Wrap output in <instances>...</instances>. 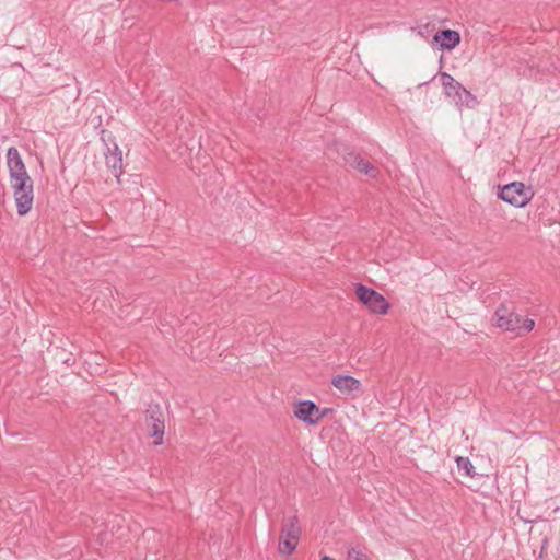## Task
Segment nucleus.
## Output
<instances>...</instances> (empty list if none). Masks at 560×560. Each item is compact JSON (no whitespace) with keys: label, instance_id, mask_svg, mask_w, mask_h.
<instances>
[{"label":"nucleus","instance_id":"nucleus-5","mask_svg":"<svg viewBox=\"0 0 560 560\" xmlns=\"http://www.w3.org/2000/svg\"><path fill=\"white\" fill-rule=\"evenodd\" d=\"M358 300L374 314H386L389 308L387 300L372 288L362 283L355 284Z\"/></svg>","mask_w":560,"mask_h":560},{"label":"nucleus","instance_id":"nucleus-3","mask_svg":"<svg viewBox=\"0 0 560 560\" xmlns=\"http://www.w3.org/2000/svg\"><path fill=\"white\" fill-rule=\"evenodd\" d=\"M302 529L298 515L285 517L279 537L278 551L281 555L289 556L295 549L300 541Z\"/></svg>","mask_w":560,"mask_h":560},{"label":"nucleus","instance_id":"nucleus-8","mask_svg":"<svg viewBox=\"0 0 560 560\" xmlns=\"http://www.w3.org/2000/svg\"><path fill=\"white\" fill-rule=\"evenodd\" d=\"M339 152L342 154L345 162L350 166L370 177H376L377 168L369 161H365L360 154L355 153L352 149L347 145H342V150Z\"/></svg>","mask_w":560,"mask_h":560},{"label":"nucleus","instance_id":"nucleus-1","mask_svg":"<svg viewBox=\"0 0 560 560\" xmlns=\"http://www.w3.org/2000/svg\"><path fill=\"white\" fill-rule=\"evenodd\" d=\"M497 325L506 331H512L516 336H524L530 332L535 327V322L532 318L523 317L506 306L502 305L495 310Z\"/></svg>","mask_w":560,"mask_h":560},{"label":"nucleus","instance_id":"nucleus-15","mask_svg":"<svg viewBox=\"0 0 560 560\" xmlns=\"http://www.w3.org/2000/svg\"><path fill=\"white\" fill-rule=\"evenodd\" d=\"M457 468L467 476H474V466L468 457L458 456L456 458Z\"/></svg>","mask_w":560,"mask_h":560},{"label":"nucleus","instance_id":"nucleus-13","mask_svg":"<svg viewBox=\"0 0 560 560\" xmlns=\"http://www.w3.org/2000/svg\"><path fill=\"white\" fill-rule=\"evenodd\" d=\"M13 196L16 205L18 214L20 217L26 215L33 207L34 189H28L27 191H22Z\"/></svg>","mask_w":560,"mask_h":560},{"label":"nucleus","instance_id":"nucleus-7","mask_svg":"<svg viewBox=\"0 0 560 560\" xmlns=\"http://www.w3.org/2000/svg\"><path fill=\"white\" fill-rule=\"evenodd\" d=\"M294 416L308 425L317 424L324 417L319 407L312 400H302L294 406Z\"/></svg>","mask_w":560,"mask_h":560},{"label":"nucleus","instance_id":"nucleus-11","mask_svg":"<svg viewBox=\"0 0 560 560\" xmlns=\"http://www.w3.org/2000/svg\"><path fill=\"white\" fill-rule=\"evenodd\" d=\"M433 40L441 50H451L459 44L460 35L457 31L446 28L438 31L433 36Z\"/></svg>","mask_w":560,"mask_h":560},{"label":"nucleus","instance_id":"nucleus-19","mask_svg":"<svg viewBox=\"0 0 560 560\" xmlns=\"http://www.w3.org/2000/svg\"><path fill=\"white\" fill-rule=\"evenodd\" d=\"M429 82H423V83H420L419 86H423V85H427Z\"/></svg>","mask_w":560,"mask_h":560},{"label":"nucleus","instance_id":"nucleus-14","mask_svg":"<svg viewBox=\"0 0 560 560\" xmlns=\"http://www.w3.org/2000/svg\"><path fill=\"white\" fill-rule=\"evenodd\" d=\"M11 188L13 190V195L20 194L22 191H27L28 189H33V180L31 176H20L15 178H10Z\"/></svg>","mask_w":560,"mask_h":560},{"label":"nucleus","instance_id":"nucleus-2","mask_svg":"<svg viewBox=\"0 0 560 560\" xmlns=\"http://www.w3.org/2000/svg\"><path fill=\"white\" fill-rule=\"evenodd\" d=\"M441 83L444 89V93L450 97L457 107L474 108L478 105V100L468 90H466L458 81H456L447 72L440 74Z\"/></svg>","mask_w":560,"mask_h":560},{"label":"nucleus","instance_id":"nucleus-4","mask_svg":"<svg viewBox=\"0 0 560 560\" xmlns=\"http://www.w3.org/2000/svg\"><path fill=\"white\" fill-rule=\"evenodd\" d=\"M498 197L514 207L521 208L526 206L532 200L534 197V191L530 187H526L523 183L513 182L504 185L500 189Z\"/></svg>","mask_w":560,"mask_h":560},{"label":"nucleus","instance_id":"nucleus-10","mask_svg":"<svg viewBox=\"0 0 560 560\" xmlns=\"http://www.w3.org/2000/svg\"><path fill=\"white\" fill-rule=\"evenodd\" d=\"M105 163L108 168L112 170L117 182L120 183V175L122 174V152L119 147L114 143L113 148L107 147V151L104 153Z\"/></svg>","mask_w":560,"mask_h":560},{"label":"nucleus","instance_id":"nucleus-16","mask_svg":"<svg viewBox=\"0 0 560 560\" xmlns=\"http://www.w3.org/2000/svg\"><path fill=\"white\" fill-rule=\"evenodd\" d=\"M349 560H370L366 553L360 547H351L348 550Z\"/></svg>","mask_w":560,"mask_h":560},{"label":"nucleus","instance_id":"nucleus-18","mask_svg":"<svg viewBox=\"0 0 560 560\" xmlns=\"http://www.w3.org/2000/svg\"><path fill=\"white\" fill-rule=\"evenodd\" d=\"M330 411H331V409H329V408H325V409L320 410V412H325V416H326L328 412H330Z\"/></svg>","mask_w":560,"mask_h":560},{"label":"nucleus","instance_id":"nucleus-12","mask_svg":"<svg viewBox=\"0 0 560 560\" xmlns=\"http://www.w3.org/2000/svg\"><path fill=\"white\" fill-rule=\"evenodd\" d=\"M331 384L342 394H350L361 389V382L350 375H337L332 378Z\"/></svg>","mask_w":560,"mask_h":560},{"label":"nucleus","instance_id":"nucleus-6","mask_svg":"<svg viewBox=\"0 0 560 560\" xmlns=\"http://www.w3.org/2000/svg\"><path fill=\"white\" fill-rule=\"evenodd\" d=\"M144 419L149 429V435L156 439L154 445H161L165 432L164 413L161 406L159 404H150L144 411Z\"/></svg>","mask_w":560,"mask_h":560},{"label":"nucleus","instance_id":"nucleus-9","mask_svg":"<svg viewBox=\"0 0 560 560\" xmlns=\"http://www.w3.org/2000/svg\"><path fill=\"white\" fill-rule=\"evenodd\" d=\"M7 163L9 168L10 178L20 176H30L25 164L21 158L19 150L15 147H10L7 151Z\"/></svg>","mask_w":560,"mask_h":560},{"label":"nucleus","instance_id":"nucleus-17","mask_svg":"<svg viewBox=\"0 0 560 560\" xmlns=\"http://www.w3.org/2000/svg\"><path fill=\"white\" fill-rule=\"evenodd\" d=\"M322 560H336V559H334V558H331V557H328V556H323V557H322Z\"/></svg>","mask_w":560,"mask_h":560}]
</instances>
